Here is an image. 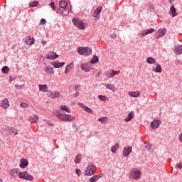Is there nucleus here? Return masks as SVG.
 Segmentation results:
<instances>
[{
  "label": "nucleus",
  "mask_w": 182,
  "mask_h": 182,
  "mask_svg": "<svg viewBox=\"0 0 182 182\" xmlns=\"http://www.w3.org/2000/svg\"><path fill=\"white\" fill-rule=\"evenodd\" d=\"M12 80H15V78H12V77H10L9 82H12Z\"/></svg>",
  "instance_id": "obj_64"
},
{
  "label": "nucleus",
  "mask_w": 182,
  "mask_h": 182,
  "mask_svg": "<svg viewBox=\"0 0 182 182\" xmlns=\"http://www.w3.org/2000/svg\"><path fill=\"white\" fill-rule=\"evenodd\" d=\"M156 62V59H154L153 57H149L146 58V63L149 65H154Z\"/></svg>",
  "instance_id": "obj_29"
},
{
  "label": "nucleus",
  "mask_w": 182,
  "mask_h": 182,
  "mask_svg": "<svg viewBox=\"0 0 182 182\" xmlns=\"http://www.w3.org/2000/svg\"><path fill=\"white\" fill-rule=\"evenodd\" d=\"M104 75L107 76V77H112V73L110 71H106Z\"/></svg>",
  "instance_id": "obj_46"
},
{
  "label": "nucleus",
  "mask_w": 182,
  "mask_h": 182,
  "mask_svg": "<svg viewBox=\"0 0 182 182\" xmlns=\"http://www.w3.org/2000/svg\"><path fill=\"white\" fill-rule=\"evenodd\" d=\"M75 119V117L66 114V122H73V119Z\"/></svg>",
  "instance_id": "obj_40"
},
{
  "label": "nucleus",
  "mask_w": 182,
  "mask_h": 182,
  "mask_svg": "<svg viewBox=\"0 0 182 182\" xmlns=\"http://www.w3.org/2000/svg\"><path fill=\"white\" fill-rule=\"evenodd\" d=\"M105 86H106L107 89H109V90H112V92H116V90H117L116 87L112 84H107Z\"/></svg>",
  "instance_id": "obj_35"
},
{
  "label": "nucleus",
  "mask_w": 182,
  "mask_h": 182,
  "mask_svg": "<svg viewBox=\"0 0 182 182\" xmlns=\"http://www.w3.org/2000/svg\"><path fill=\"white\" fill-rule=\"evenodd\" d=\"M47 124L48 126H50L51 127H53V126H55V124L52 123V122H47Z\"/></svg>",
  "instance_id": "obj_56"
},
{
  "label": "nucleus",
  "mask_w": 182,
  "mask_h": 182,
  "mask_svg": "<svg viewBox=\"0 0 182 182\" xmlns=\"http://www.w3.org/2000/svg\"><path fill=\"white\" fill-rule=\"evenodd\" d=\"M60 8L65 9L68 6V3L65 1H60Z\"/></svg>",
  "instance_id": "obj_41"
},
{
  "label": "nucleus",
  "mask_w": 182,
  "mask_h": 182,
  "mask_svg": "<svg viewBox=\"0 0 182 182\" xmlns=\"http://www.w3.org/2000/svg\"><path fill=\"white\" fill-rule=\"evenodd\" d=\"M63 16H68L69 15V10L68 9H63Z\"/></svg>",
  "instance_id": "obj_44"
},
{
  "label": "nucleus",
  "mask_w": 182,
  "mask_h": 182,
  "mask_svg": "<svg viewBox=\"0 0 182 182\" xmlns=\"http://www.w3.org/2000/svg\"><path fill=\"white\" fill-rule=\"evenodd\" d=\"M23 41H24L26 45H33V43H35V38H33V36H31L25 37Z\"/></svg>",
  "instance_id": "obj_8"
},
{
  "label": "nucleus",
  "mask_w": 182,
  "mask_h": 182,
  "mask_svg": "<svg viewBox=\"0 0 182 182\" xmlns=\"http://www.w3.org/2000/svg\"><path fill=\"white\" fill-rule=\"evenodd\" d=\"M148 9H149V11L150 12H153V11H154V6H153V5H151V4L149 5Z\"/></svg>",
  "instance_id": "obj_49"
},
{
  "label": "nucleus",
  "mask_w": 182,
  "mask_h": 182,
  "mask_svg": "<svg viewBox=\"0 0 182 182\" xmlns=\"http://www.w3.org/2000/svg\"><path fill=\"white\" fill-rule=\"evenodd\" d=\"M79 87H80V85H76L75 86V92H79Z\"/></svg>",
  "instance_id": "obj_55"
},
{
  "label": "nucleus",
  "mask_w": 182,
  "mask_h": 182,
  "mask_svg": "<svg viewBox=\"0 0 182 182\" xmlns=\"http://www.w3.org/2000/svg\"><path fill=\"white\" fill-rule=\"evenodd\" d=\"M0 106L3 109H8V107H9V101L8 99L4 98L3 100H1Z\"/></svg>",
  "instance_id": "obj_15"
},
{
  "label": "nucleus",
  "mask_w": 182,
  "mask_h": 182,
  "mask_svg": "<svg viewBox=\"0 0 182 182\" xmlns=\"http://www.w3.org/2000/svg\"><path fill=\"white\" fill-rule=\"evenodd\" d=\"M70 70H68L67 68H65V74H68Z\"/></svg>",
  "instance_id": "obj_61"
},
{
  "label": "nucleus",
  "mask_w": 182,
  "mask_h": 182,
  "mask_svg": "<svg viewBox=\"0 0 182 182\" xmlns=\"http://www.w3.org/2000/svg\"><path fill=\"white\" fill-rule=\"evenodd\" d=\"M56 117H57V119H58V120H62L63 122H66V114L60 112L59 114H56Z\"/></svg>",
  "instance_id": "obj_21"
},
{
  "label": "nucleus",
  "mask_w": 182,
  "mask_h": 182,
  "mask_svg": "<svg viewBox=\"0 0 182 182\" xmlns=\"http://www.w3.org/2000/svg\"><path fill=\"white\" fill-rule=\"evenodd\" d=\"M111 72H112V75H111V77H114L115 75H119L120 73V71H115L114 70H111Z\"/></svg>",
  "instance_id": "obj_47"
},
{
  "label": "nucleus",
  "mask_w": 182,
  "mask_h": 182,
  "mask_svg": "<svg viewBox=\"0 0 182 182\" xmlns=\"http://www.w3.org/2000/svg\"><path fill=\"white\" fill-rule=\"evenodd\" d=\"M102 6H98L93 13V16L94 18H97L99 15L100 14V12H102Z\"/></svg>",
  "instance_id": "obj_22"
},
{
  "label": "nucleus",
  "mask_w": 182,
  "mask_h": 182,
  "mask_svg": "<svg viewBox=\"0 0 182 182\" xmlns=\"http://www.w3.org/2000/svg\"><path fill=\"white\" fill-rule=\"evenodd\" d=\"M119 146L118 143H116L114 146L111 148L112 153H116L117 151V149H119Z\"/></svg>",
  "instance_id": "obj_37"
},
{
  "label": "nucleus",
  "mask_w": 182,
  "mask_h": 182,
  "mask_svg": "<svg viewBox=\"0 0 182 182\" xmlns=\"http://www.w3.org/2000/svg\"><path fill=\"white\" fill-rule=\"evenodd\" d=\"M74 66H75V65L73 64V63H71L69 65H68L65 68L70 70H72V69H73Z\"/></svg>",
  "instance_id": "obj_45"
},
{
  "label": "nucleus",
  "mask_w": 182,
  "mask_h": 182,
  "mask_svg": "<svg viewBox=\"0 0 182 182\" xmlns=\"http://www.w3.org/2000/svg\"><path fill=\"white\" fill-rule=\"evenodd\" d=\"M44 70H45L46 73H47V75H54L55 74V71H53V67H52L50 65H46V67L44 68Z\"/></svg>",
  "instance_id": "obj_13"
},
{
  "label": "nucleus",
  "mask_w": 182,
  "mask_h": 182,
  "mask_svg": "<svg viewBox=\"0 0 182 182\" xmlns=\"http://www.w3.org/2000/svg\"><path fill=\"white\" fill-rule=\"evenodd\" d=\"M78 106L80 107H82L85 110V112H87V113H90L91 114H93L94 112L90 108H89L87 106L85 105L82 102H78Z\"/></svg>",
  "instance_id": "obj_11"
},
{
  "label": "nucleus",
  "mask_w": 182,
  "mask_h": 182,
  "mask_svg": "<svg viewBox=\"0 0 182 182\" xmlns=\"http://www.w3.org/2000/svg\"><path fill=\"white\" fill-rule=\"evenodd\" d=\"M96 170H97L96 166L93 164L88 165L85 169V176H93Z\"/></svg>",
  "instance_id": "obj_3"
},
{
  "label": "nucleus",
  "mask_w": 182,
  "mask_h": 182,
  "mask_svg": "<svg viewBox=\"0 0 182 182\" xmlns=\"http://www.w3.org/2000/svg\"><path fill=\"white\" fill-rule=\"evenodd\" d=\"M141 177V172L140 170L134 168L129 171V178L132 180H139Z\"/></svg>",
  "instance_id": "obj_1"
},
{
  "label": "nucleus",
  "mask_w": 182,
  "mask_h": 182,
  "mask_svg": "<svg viewBox=\"0 0 182 182\" xmlns=\"http://www.w3.org/2000/svg\"><path fill=\"white\" fill-rule=\"evenodd\" d=\"M38 5H39V2L38 1L29 3V6H31V8H35V6H38Z\"/></svg>",
  "instance_id": "obj_42"
},
{
  "label": "nucleus",
  "mask_w": 182,
  "mask_h": 182,
  "mask_svg": "<svg viewBox=\"0 0 182 182\" xmlns=\"http://www.w3.org/2000/svg\"><path fill=\"white\" fill-rule=\"evenodd\" d=\"M42 43H43V46H45V45H46V41H42Z\"/></svg>",
  "instance_id": "obj_63"
},
{
  "label": "nucleus",
  "mask_w": 182,
  "mask_h": 182,
  "mask_svg": "<svg viewBox=\"0 0 182 182\" xmlns=\"http://www.w3.org/2000/svg\"><path fill=\"white\" fill-rule=\"evenodd\" d=\"M100 73H102V72H99L97 75H96V76H95V77H100Z\"/></svg>",
  "instance_id": "obj_60"
},
{
  "label": "nucleus",
  "mask_w": 182,
  "mask_h": 182,
  "mask_svg": "<svg viewBox=\"0 0 182 182\" xmlns=\"http://www.w3.org/2000/svg\"><path fill=\"white\" fill-rule=\"evenodd\" d=\"M129 95L131 97H139V96H140V92L139 91L129 92Z\"/></svg>",
  "instance_id": "obj_28"
},
{
  "label": "nucleus",
  "mask_w": 182,
  "mask_h": 182,
  "mask_svg": "<svg viewBox=\"0 0 182 182\" xmlns=\"http://www.w3.org/2000/svg\"><path fill=\"white\" fill-rule=\"evenodd\" d=\"M82 161V154H78L74 160L75 164H79V163Z\"/></svg>",
  "instance_id": "obj_27"
},
{
  "label": "nucleus",
  "mask_w": 182,
  "mask_h": 182,
  "mask_svg": "<svg viewBox=\"0 0 182 182\" xmlns=\"http://www.w3.org/2000/svg\"><path fill=\"white\" fill-rule=\"evenodd\" d=\"M53 51L48 52V53L46 55V59H48L49 60H53Z\"/></svg>",
  "instance_id": "obj_34"
},
{
  "label": "nucleus",
  "mask_w": 182,
  "mask_h": 182,
  "mask_svg": "<svg viewBox=\"0 0 182 182\" xmlns=\"http://www.w3.org/2000/svg\"><path fill=\"white\" fill-rule=\"evenodd\" d=\"M21 107H22L23 109H26L27 107H29V105L28 103H25V102H21L20 104Z\"/></svg>",
  "instance_id": "obj_43"
},
{
  "label": "nucleus",
  "mask_w": 182,
  "mask_h": 182,
  "mask_svg": "<svg viewBox=\"0 0 182 182\" xmlns=\"http://www.w3.org/2000/svg\"><path fill=\"white\" fill-rule=\"evenodd\" d=\"M66 112L67 113H70V108L66 105H61L60 109L57 110L58 113H62V112Z\"/></svg>",
  "instance_id": "obj_16"
},
{
  "label": "nucleus",
  "mask_w": 182,
  "mask_h": 182,
  "mask_svg": "<svg viewBox=\"0 0 182 182\" xmlns=\"http://www.w3.org/2000/svg\"><path fill=\"white\" fill-rule=\"evenodd\" d=\"M50 6H51L53 11H55V2L52 1V2L50 4Z\"/></svg>",
  "instance_id": "obj_51"
},
{
  "label": "nucleus",
  "mask_w": 182,
  "mask_h": 182,
  "mask_svg": "<svg viewBox=\"0 0 182 182\" xmlns=\"http://www.w3.org/2000/svg\"><path fill=\"white\" fill-rule=\"evenodd\" d=\"M11 176H12V177H18V176H19V173L18 172V169H12L11 171Z\"/></svg>",
  "instance_id": "obj_36"
},
{
  "label": "nucleus",
  "mask_w": 182,
  "mask_h": 182,
  "mask_svg": "<svg viewBox=\"0 0 182 182\" xmlns=\"http://www.w3.org/2000/svg\"><path fill=\"white\" fill-rule=\"evenodd\" d=\"M176 167L177 168H180V169H181V165H180V164H176Z\"/></svg>",
  "instance_id": "obj_59"
},
{
  "label": "nucleus",
  "mask_w": 182,
  "mask_h": 182,
  "mask_svg": "<svg viewBox=\"0 0 182 182\" xmlns=\"http://www.w3.org/2000/svg\"><path fill=\"white\" fill-rule=\"evenodd\" d=\"M59 96H60L59 92L55 91V92H50L48 97H50L51 99H57V97H59Z\"/></svg>",
  "instance_id": "obj_24"
},
{
  "label": "nucleus",
  "mask_w": 182,
  "mask_h": 182,
  "mask_svg": "<svg viewBox=\"0 0 182 182\" xmlns=\"http://www.w3.org/2000/svg\"><path fill=\"white\" fill-rule=\"evenodd\" d=\"M2 73H4V75H8L9 73V67L4 66L1 69Z\"/></svg>",
  "instance_id": "obj_38"
},
{
  "label": "nucleus",
  "mask_w": 182,
  "mask_h": 182,
  "mask_svg": "<svg viewBox=\"0 0 182 182\" xmlns=\"http://www.w3.org/2000/svg\"><path fill=\"white\" fill-rule=\"evenodd\" d=\"M111 39H116L117 38V35L116 33H112L110 35Z\"/></svg>",
  "instance_id": "obj_52"
},
{
  "label": "nucleus",
  "mask_w": 182,
  "mask_h": 182,
  "mask_svg": "<svg viewBox=\"0 0 182 182\" xmlns=\"http://www.w3.org/2000/svg\"><path fill=\"white\" fill-rule=\"evenodd\" d=\"M98 122H100L102 123V124H106V122L109 121V118H107V117H102L99 118Z\"/></svg>",
  "instance_id": "obj_31"
},
{
  "label": "nucleus",
  "mask_w": 182,
  "mask_h": 182,
  "mask_svg": "<svg viewBox=\"0 0 182 182\" xmlns=\"http://www.w3.org/2000/svg\"><path fill=\"white\" fill-rule=\"evenodd\" d=\"M154 31H156L154 28H151L150 29L148 30H144L141 34L140 36L141 37L143 36H146V35H149L150 33H153V32H154Z\"/></svg>",
  "instance_id": "obj_19"
},
{
  "label": "nucleus",
  "mask_w": 182,
  "mask_h": 182,
  "mask_svg": "<svg viewBox=\"0 0 182 182\" xmlns=\"http://www.w3.org/2000/svg\"><path fill=\"white\" fill-rule=\"evenodd\" d=\"M77 53L79 55H83L84 56H90L92 55V49L89 47H78Z\"/></svg>",
  "instance_id": "obj_2"
},
{
  "label": "nucleus",
  "mask_w": 182,
  "mask_h": 182,
  "mask_svg": "<svg viewBox=\"0 0 182 182\" xmlns=\"http://www.w3.org/2000/svg\"><path fill=\"white\" fill-rule=\"evenodd\" d=\"M132 149L133 148L132 146H128V147L124 148V149H123L124 157H129V154H130V153H132Z\"/></svg>",
  "instance_id": "obj_14"
},
{
  "label": "nucleus",
  "mask_w": 182,
  "mask_h": 182,
  "mask_svg": "<svg viewBox=\"0 0 182 182\" xmlns=\"http://www.w3.org/2000/svg\"><path fill=\"white\" fill-rule=\"evenodd\" d=\"M160 124H161V121H160V119H154L151 123V129H159Z\"/></svg>",
  "instance_id": "obj_12"
},
{
  "label": "nucleus",
  "mask_w": 182,
  "mask_h": 182,
  "mask_svg": "<svg viewBox=\"0 0 182 182\" xmlns=\"http://www.w3.org/2000/svg\"><path fill=\"white\" fill-rule=\"evenodd\" d=\"M4 130L10 136H17L18 134V129H15V127H6Z\"/></svg>",
  "instance_id": "obj_5"
},
{
  "label": "nucleus",
  "mask_w": 182,
  "mask_h": 182,
  "mask_svg": "<svg viewBox=\"0 0 182 182\" xmlns=\"http://www.w3.org/2000/svg\"><path fill=\"white\" fill-rule=\"evenodd\" d=\"M98 99H100L101 102H106L107 100H109V97H106V95H99Z\"/></svg>",
  "instance_id": "obj_39"
},
{
  "label": "nucleus",
  "mask_w": 182,
  "mask_h": 182,
  "mask_svg": "<svg viewBox=\"0 0 182 182\" xmlns=\"http://www.w3.org/2000/svg\"><path fill=\"white\" fill-rule=\"evenodd\" d=\"M39 120V117L38 115H34L33 117H29V122L31 123H35Z\"/></svg>",
  "instance_id": "obj_30"
},
{
  "label": "nucleus",
  "mask_w": 182,
  "mask_h": 182,
  "mask_svg": "<svg viewBox=\"0 0 182 182\" xmlns=\"http://www.w3.org/2000/svg\"><path fill=\"white\" fill-rule=\"evenodd\" d=\"M28 160L23 158L21 159L19 167L25 168V167H28Z\"/></svg>",
  "instance_id": "obj_18"
},
{
  "label": "nucleus",
  "mask_w": 182,
  "mask_h": 182,
  "mask_svg": "<svg viewBox=\"0 0 182 182\" xmlns=\"http://www.w3.org/2000/svg\"><path fill=\"white\" fill-rule=\"evenodd\" d=\"M164 35H166V28H160L155 33V38L156 39H160V38L164 36Z\"/></svg>",
  "instance_id": "obj_9"
},
{
  "label": "nucleus",
  "mask_w": 182,
  "mask_h": 182,
  "mask_svg": "<svg viewBox=\"0 0 182 182\" xmlns=\"http://www.w3.org/2000/svg\"><path fill=\"white\" fill-rule=\"evenodd\" d=\"M18 177L19 178H23V180H27L28 181H32V180H33V176L26 171L20 172L18 173Z\"/></svg>",
  "instance_id": "obj_4"
},
{
  "label": "nucleus",
  "mask_w": 182,
  "mask_h": 182,
  "mask_svg": "<svg viewBox=\"0 0 182 182\" xmlns=\"http://www.w3.org/2000/svg\"><path fill=\"white\" fill-rule=\"evenodd\" d=\"M79 96V91H77V92L75 94V97H77Z\"/></svg>",
  "instance_id": "obj_62"
},
{
  "label": "nucleus",
  "mask_w": 182,
  "mask_h": 182,
  "mask_svg": "<svg viewBox=\"0 0 182 182\" xmlns=\"http://www.w3.org/2000/svg\"><path fill=\"white\" fill-rule=\"evenodd\" d=\"M72 21L75 26H77V28H80L81 31H83V29H85V25H83V23L80 20H79V18H73Z\"/></svg>",
  "instance_id": "obj_6"
},
{
  "label": "nucleus",
  "mask_w": 182,
  "mask_h": 182,
  "mask_svg": "<svg viewBox=\"0 0 182 182\" xmlns=\"http://www.w3.org/2000/svg\"><path fill=\"white\" fill-rule=\"evenodd\" d=\"M134 112H133V111H131V112L128 114L127 117L124 119V120H125L126 122H130V121H132V119H133V117H134Z\"/></svg>",
  "instance_id": "obj_26"
},
{
  "label": "nucleus",
  "mask_w": 182,
  "mask_h": 182,
  "mask_svg": "<svg viewBox=\"0 0 182 182\" xmlns=\"http://www.w3.org/2000/svg\"><path fill=\"white\" fill-rule=\"evenodd\" d=\"M58 58H59V55H58L55 52H54V53H53V60H55V59H58Z\"/></svg>",
  "instance_id": "obj_54"
},
{
  "label": "nucleus",
  "mask_w": 182,
  "mask_h": 182,
  "mask_svg": "<svg viewBox=\"0 0 182 182\" xmlns=\"http://www.w3.org/2000/svg\"><path fill=\"white\" fill-rule=\"evenodd\" d=\"M63 8H60L58 10V13L60 14V15H62V16H63Z\"/></svg>",
  "instance_id": "obj_53"
},
{
  "label": "nucleus",
  "mask_w": 182,
  "mask_h": 182,
  "mask_svg": "<svg viewBox=\"0 0 182 182\" xmlns=\"http://www.w3.org/2000/svg\"><path fill=\"white\" fill-rule=\"evenodd\" d=\"M99 62V57L96 55H94L92 59L90 60V63L94 64L97 63Z\"/></svg>",
  "instance_id": "obj_32"
},
{
  "label": "nucleus",
  "mask_w": 182,
  "mask_h": 182,
  "mask_svg": "<svg viewBox=\"0 0 182 182\" xmlns=\"http://www.w3.org/2000/svg\"><path fill=\"white\" fill-rule=\"evenodd\" d=\"M38 87L40 92H46L48 90V85H39Z\"/></svg>",
  "instance_id": "obj_33"
},
{
  "label": "nucleus",
  "mask_w": 182,
  "mask_h": 182,
  "mask_svg": "<svg viewBox=\"0 0 182 182\" xmlns=\"http://www.w3.org/2000/svg\"><path fill=\"white\" fill-rule=\"evenodd\" d=\"M174 53L176 55H181L182 54V46H176L174 47Z\"/></svg>",
  "instance_id": "obj_23"
},
{
  "label": "nucleus",
  "mask_w": 182,
  "mask_h": 182,
  "mask_svg": "<svg viewBox=\"0 0 182 182\" xmlns=\"http://www.w3.org/2000/svg\"><path fill=\"white\" fill-rule=\"evenodd\" d=\"M145 148L148 149V150H150V149H151V145H146Z\"/></svg>",
  "instance_id": "obj_58"
},
{
  "label": "nucleus",
  "mask_w": 182,
  "mask_h": 182,
  "mask_svg": "<svg viewBox=\"0 0 182 182\" xmlns=\"http://www.w3.org/2000/svg\"><path fill=\"white\" fill-rule=\"evenodd\" d=\"M75 173L77 176H78V177H80V176L82 175V171H80V169L79 168L75 169Z\"/></svg>",
  "instance_id": "obj_48"
},
{
  "label": "nucleus",
  "mask_w": 182,
  "mask_h": 182,
  "mask_svg": "<svg viewBox=\"0 0 182 182\" xmlns=\"http://www.w3.org/2000/svg\"><path fill=\"white\" fill-rule=\"evenodd\" d=\"M50 65L54 66V68L55 69H58L59 68H63V66H65V62L60 63V62L56 60V61H54V62H50Z\"/></svg>",
  "instance_id": "obj_10"
},
{
  "label": "nucleus",
  "mask_w": 182,
  "mask_h": 182,
  "mask_svg": "<svg viewBox=\"0 0 182 182\" xmlns=\"http://www.w3.org/2000/svg\"><path fill=\"white\" fill-rule=\"evenodd\" d=\"M46 20L45 18H42L40 21V25H46Z\"/></svg>",
  "instance_id": "obj_50"
},
{
  "label": "nucleus",
  "mask_w": 182,
  "mask_h": 182,
  "mask_svg": "<svg viewBox=\"0 0 182 182\" xmlns=\"http://www.w3.org/2000/svg\"><path fill=\"white\" fill-rule=\"evenodd\" d=\"M101 177H103V174L100 173L98 175H95L92 178H90V182H96L99 180Z\"/></svg>",
  "instance_id": "obj_20"
},
{
  "label": "nucleus",
  "mask_w": 182,
  "mask_h": 182,
  "mask_svg": "<svg viewBox=\"0 0 182 182\" xmlns=\"http://www.w3.org/2000/svg\"><path fill=\"white\" fill-rule=\"evenodd\" d=\"M178 140L181 143H182V133L179 134Z\"/></svg>",
  "instance_id": "obj_57"
},
{
  "label": "nucleus",
  "mask_w": 182,
  "mask_h": 182,
  "mask_svg": "<svg viewBox=\"0 0 182 182\" xmlns=\"http://www.w3.org/2000/svg\"><path fill=\"white\" fill-rule=\"evenodd\" d=\"M81 69L84 70V72H90L93 68L92 67V64L89 63H82L80 66Z\"/></svg>",
  "instance_id": "obj_7"
},
{
  "label": "nucleus",
  "mask_w": 182,
  "mask_h": 182,
  "mask_svg": "<svg viewBox=\"0 0 182 182\" xmlns=\"http://www.w3.org/2000/svg\"><path fill=\"white\" fill-rule=\"evenodd\" d=\"M156 68L154 65L152 68V71L155 72V73H161V65L160 64H156L155 65Z\"/></svg>",
  "instance_id": "obj_17"
},
{
  "label": "nucleus",
  "mask_w": 182,
  "mask_h": 182,
  "mask_svg": "<svg viewBox=\"0 0 182 182\" xmlns=\"http://www.w3.org/2000/svg\"><path fill=\"white\" fill-rule=\"evenodd\" d=\"M170 11H171V12L169 14H170V15L172 14L173 18H175V16H177L176 10V7H174V5H172L171 6Z\"/></svg>",
  "instance_id": "obj_25"
}]
</instances>
